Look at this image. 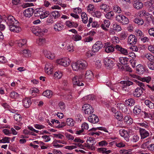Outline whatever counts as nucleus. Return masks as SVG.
Listing matches in <instances>:
<instances>
[{
    "instance_id": "obj_1",
    "label": "nucleus",
    "mask_w": 154,
    "mask_h": 154,
    "mask_svg": "<svg viewBox=\"0 0 154 154\" xmlns=\"http://www.w3.org/2000/svg\"><path fill=\"white\" fill-rule=\"evenodd\" d=\"M7 24L11 32L18 33L22 30L19 22L12 16L8 17Z\"/></svg>"
},
{
    "instance_id": "obj_2",
    "label": "nucleus",
    "mask_w": 154,
    "mask_h": 154,
    "mask_svg": "<svg viewBox=\"0 0 154 154\" xmlns=\"http://www.w3.org/2000/svg\"><path fill=\"white\" fill-rule=\"evenodd\" d=\"M49 11L42 8H37L34 11L35 16L39 17L41 19H44L48 17L50 14Z\"/></svg>"
},
{
    "instance_id": "obj_3",
    "label": "nucleus",
    "mask_w": 154,
    "mask_h": 154,
    "mask_svg": "<svg viewBox=\"0 0 154 154\" xmlns=\"http://www.w3.org/2000/svg\"><path fill=\"white\" fill-rule=\"evenodd\" d=\"M31 30L33 34L38 36H42L44 33H47L48 32L47 29H42L38 26H34L32 27Z\"/></svg>"
},
{
    "instance_id": "obj_4",
    "label": "nucleus",
    "mask_w": 154,
    "mask_h": 154,
    "mask_svg": "<svg viewBox=\"0 0 154 154\" xmlns=\"http://www.w3.org/2000/svg\"><path fill=\"white\" fill-rule=\"evenodd\" d=\"M116 20L122 24H127L129 23L128 18L122 14L117 15L116 17Z\"/></svg>"
},
{
    "instance_id": "obj_5",
    "label": "nucleus",
    "mask_w": 154,
    "mask_h": 154,
    "mask_svg": "<svg viewBox=\"0 0 154 154\" xmlns=\"http://www.w3.org/2000/svg\"><path fill=\"white\" fill-rule=\"evenodd\" d=\"M82 75H75L72 78V83L74 85L78 86H82L84 85L81 81L82 79Z\"/></svg>"
},
{
    "instance_id": "obj_6",
    "label": "nucleus",
    "mask_w": 154,
    "mask_h": 154,
    "mask_svg": "<svg viewBox=\"0 0 154 154\" xmlns=\"http://www.w3.org/2000/svg\"><path fill=\"white\" fill-rule=\"evenodd\" d=\"M56 63L58 64L66 67L68 66L70 64V60L68 58H63L57 60Z\"/></svg>"
},
{
    "instance_id": "obj_7",
    "label": "nucleus",
    "mask_w": 154,
    "mask_h": 154,
    "mask_svg": "<svg viewBox=\"0 0 154 154\" xmlns=\"http://www.w3.org/2000/svg\"><path fill=\"white\" fill-rule=\"evenodd\" d=\"M82 109L85 114L88 115L94 112L93 107L88 104H84L82 107Z\"/></svg>"
},
{
    "instance_id": "obj_8",
    "label": "nucleus",
    "mask_w": 154,
    "mask_h": 154,
    "mask_svg": "<svg viewBox=\"0 0 154 154\" xmlns=\"http://www.w3.org/2000/svg\"><path fill=\"white\" fill-rule=\"evenodd\" d=\"M103 45L102 42L100 41L97 42L93 46L92 50L94 52H96L101 49L103 47Z\"/></svg>"
},
{
    "instance_id": "obj_9",
    "label": "nucleus",
    "mask_w": 154,
    "mask_h": 154,
    "mask_svg": "<svg viewBox=\"0 0 154 154\" xmlns=\"http://www.w3.org/2000/svg\"><path fill=\"white\" fill-rule=\"evenodd\" d=\"M134 82H135L136 84L143 90L145 91L147 86H148L152 90L154 91V86H151L150 85L147 84H145L142 82L135 80Z\"/></svg>"
},
{
    "instance_id": "obj_10",
    "label": "nucleus",
    "mask_w": 154,
    "mask_h": 154,
    "mask_svg": "<svg viewBox=\"0 0 154 154\" xmlns=\"http://www.w3.org/2000/svg\"><path fill=\"white\" fill-rule=\"evenodd\" d=\"M104 64L107 69H110L114 65V62L111 59L106 58L104 60Z\"/></svg>"
},
{
    "instance_id": "obj_11",
    "label": "nucleus",
    "mask_w": 154,
    "mask_h": 154,
    "mask_svg": "<svg viewBox=\"0 0 154 154\" xmlns=\"http://www.w3.org/2000/svg\"><path fill=\"white\" fill-rule=\"evenodd\" d=\"M104 48H105V51L107 53L112 52L114 51L115 46H113V45H110L108 42L105 43Z\"/></svg>"
},
{
    "instance_id": "obj_12",
    "label": "nucleus",
    "mask_w": 154,
    "mask_h": 154,
    "mask_svg": "<svg viewBox=\"0 0 154 154\" xmlns=\"http://www.w3.org/2000/svg\"><path fill=\"white\" fill-rule=\"evenodd\" d=\"M115 48L117 51H119L120 53L125 55H127L128 53L127 50L123 48L121 45H117L115 46Z\"/></svg>"
},
{
    "instance_id": "obj_13",
    "label": "nucleus",
    "mask_w": 154,
    "mask_h": 154,
    "mask_svg": "<svg viewBox=\"0 0 154 154\" xmlns=\"http://www.w3.org/2000/svg\"><path fill=\"white\" fill-rule=\"evenodd\" d=\"M119 134L121 136L125 138V140L128 141L129 140V135L128 132L123 129L119 131Z\"/></svg>"
},
{
    "instance_id": "obj_14",
    "label": "nucleus",
    "mask_w": 154,
    "mask_h": 154,
    "mask_svg": "<svg viewBox=\"0 0 154 154\" xmlns=\"http://www.w3.org/2000/svg\"><path fill=\"white\" fill-rule=\"evenodd\" d=\"M34 9L32 8H29L26 9L23 12V14L25 16L30 17L34 13Z\"/></svg>"
},
{
    "instance_id": "obj_15",
    "label": "nucleus",
    "mask_w": 154,
    "mask_h": 154,
    "mask_svg": "<svg viewBox=\"0 0 154 154\" xmlns=\"http://www.w3.org/2000/svg\"><path fill=\"white\" fill-rule=\"evenodd\" d=\"M45 71L47 73L48 75L51 74L53 71V66L51 64L48 63L45 65Z\"/></svg>"
},
{
    "instance_id": "obj_16",
    "label": "nucleus",
    "mask_w": 154,
    "mask_h": 154,
    "mask_svg": "<svg viewBox=\"0 0 154 154\" xmlns=\"http://www.w3.org/2000/svg\"><path fill=\"white\" fill-rule=\"evenodd\" d=\"M137 42V38L134 35L131 34L129 36L128 40V44L132 45H135Z\"/></svg>"
},
{
    "instance_id": "obj_17",
    "label": "nucleus",
    "mask_w": 154,
    "mask_h": 154,
    "mask_svg": "<svg viewBox=\"0 0 154 154\" xmlns=\"http://www.w3.org/2000/svg\"><path fill=\"white\" fill-rule=\"evenodd\" d=\"M64 26L60 22H57L54 25V29L56 32H60L63 29Z\"/></svg>"
},
{
    "instance_id": "obj_18",
    "label": "nucleus",
    "mask_w": 154,
    "mask_h": 154,
    "mask_svg": "<svg viewBox=\"0 0 154 154\" xmlns=\"http://www.w3.org/2000/svg\"><path fill=\"white\" fill-rule=\"evenodd\" d=\"M88 120L90 122L94 124L97 123L99 121L98 117L94 114H92L88 118Z\"/></svg>"
},
{
    "instance_id": "obj_19",
    "label": "nucleus",
    "mask_w": 154,
    "mask_h": 154,
    "mask_svg": "<svg viewBox=\"0 0 154 154\" xmlns=\"http://www.w3.org/2000/svg\"><path fill=\"white\" fill-rule=\"evenodd\" d=\"M139 132L141 139H144L149 136V133L145 129L140 128Z\"/></svg>"
},
{
    "instance_id": "obj_20",
    "label": "nucleus",
    "mask_w": 154,
    "mask_h": 154,
    "mask_svg": "<svg viewBox=\"0 0 154 154\" xmlns=\"http://www.w3.org/2000/svg\"><path fill=\"white\" fill-rule=\"evenodd\" d=\"M143 90L141 87L137 88L135 89V90L133 93V95L135 97H140L142 93Z\"/></svg>"
},
{
    "instance_id": "obj_21",
    "label": "nucleus",
    "mask_w": 154,
    "mask_h": 154,
    "mask_svg": "<svg viewBox=\"0 0 154 154\" xmlns=\"http://www.w3.org/2000/svg\"><path fill=\"white\" fill-rule=\"evenodd\" d=\"M23 106L26 108L29 107L31 104V99L29 98H26L23 101Z\"/></svg>"
},
{
    "instance_id": "obj_22",
    "label": "nucleus",
    "mask_w": 154,
    "mask_h": 154,
    "mask_svg": "<svg viewBox=\"0 0 154 154\" xmlns=\"http://www.w3.org/2000/svg\"><path fill=\"white\" fill-rule=\"evenodd\" d=\"M73 70L75 71L80 70L79 61L76 62H73L71 64Z\"/></svg>"
},
{
    "instance_id": "obj_23",
    "label": "nucleus",
    "mask_w": 154,
    "mask_h": 154,
    "mask_svg": "<svg viewBox=\"0 0 154 154\" xmlns=\"http://www.w3.org/2000/svg\"><path fill=\"white\" fill-rule=\"evenodd\" d=\"M44 54L46 57L50 59H53L55 57L54 54L49 51H45Z\"/></svg>"
},
{
    "instance_id": "obj_24",
    "label": "nucleus",
    "mask_w": 154,
    "mask_h": 154,
    "mask_svg": "<svg viewBox=\"0 0 154 154\" xmlns=\"http://www.w3.org/2000/svg\"><path fill=\"white\" fill-rule=\"evenodd\" d=\"M66 26L69 27H77L78 26V24L77 23L72 22L69 20L66 21Z\"/></svg>"
},
{
    "instance_id": "obj_25",
    "label": "nucleus",
    "mask_w": 154,
    "mask_h": 154,
    "mask_svg": "<svg viewBox=\"0 0 154 154\" xmlns=\"http://www.w3.org/2000/svg\"><path fill=\"white\" fill-rule=\"evenodd\" d=\"M117 107L124 113H126L128 112V110L127 106L123 103H119L117 104Z\"/></svg>"
},
{
    "instance_id": "obj_26",
    "label": "nucleus",
    "mask_w": 154,
    "mask_h": 154,
    "mask_svg": "<svg viewBox=\"0 0 154 154\" xmlns=\"http://www.w3.org/2000/svg\"><path fill=\"white\" fill-rule=\"evenodd\" d=\"M136 70L140 75L143 74L145 72V69L142 66L137 65L136 67Z\"/></svg>"
},
{
    "instance_id": "obj_27",
    "label": "nucleus",
    "mask_w": 154,
    "mask_h": 154,
    "mask_svg": "<svg viewBox=\"0 0 154 154\" xmlns=\"http://www.w3.org/2000/svg\"><path fill=\"white\" fill-rule=\"evenodd\" d=\"M124 122L126 124L130 125L132 123L133 120L130 116H126L124 117Z\"/></svg>"
},
{
    "instance_id": "obj_28",
    "label": "nucleus",
    "mask_w": 154,
    "mask_h": 154,
    "mask_svg": "<svg viewBox=\"0 0 154 154\" xmlns=\"http://www.w3.org/2000/svg\"><path fill=\"white\" fill-rule=\"evenodd\" d=\"M85 78L88 80H92L93 78V75L92 72L90 70L86 71L85 74Z\"/></svg>"
},
{
    "instance_id": "obj_29",
    "label": "nucleus",
    "mask_w": 154,
    "mask_h": 154,
    "mask_svg": "<svg viewBox=\"0 0 154 154\" xmlns=\"http://www.w3.org/2000/svg\"><path fill=\"white\" fill-rule=\"evenodd\" d=\"M80 70L85 69L87 66V62L84 60L79 61Z\"/></svg>"
},
{
    "instance_id": "obj_30",
    "label": "nucleus",
    "mask_w": 154,
    "mask_h": 154,
    "mask_svg": "<svg viewBox=\"0 0 154 154\" xmlns=\"http://www.w3.org/2000/svg\"><path fill=\"white\" fill-rule=\"evenodd\" d=\"M20 53L25 57H29L31 56V52L28 49H25L21 51Z\"/></svg>"
},
{
    "instance_id": "obj_31",
    "label": "nucleus",
    "mask_w": 154,
    "mask_h": 154,
    "mask_svg": "<svg viewBox=\"0 0 154 154\" xmlns=\"http://www.w3.org/2000/svg\"><path fill=\"white\" fill-rule=\"evenodd\" d=\"M87 11L90 13L92 14L95 11V8L94 5L90 4L87 7Z\"/></svg>"
},
{
    "instance_id": "obj_32",
    "label": "nucleus",
    "mask_w": 154,
    "mask_h": 154,
    "mask_svg": "<svg viewBox=\"0 0 154 154\" xmlns=\"http://www.w3.org/2000/svg\"><path fill=\"white\" fill-rule=\"evenodd\" d=\"M141 107L139 105H136L134 107L133 112L135 114L138 115L141 112Z\"/></svg>"
},
{
    "instance_id": "obj_33",
    "label": "nucleus",
    "mask_w": 154,
    "mask_h": 154,
    "mask_svg": "<svg viewBox=\"0 0 154 154\" xmlns=\"http://www.w3.org/2000/svg\"><path fill=\"white\" fill-rule=\"evenodd\" d=\"M51 16L54 17V19H57L60 16V12L57 11H54L51 13Z\"/></svg>"
},
{
    "instance_id": "obj_34",
    "label": "nucleus",
    "mask_w": 154,
    "mask_h": 154,
    "mask_svg": "<svg viewBox=\"0 0 154 154\" xmlns=\"http://www.w3.org/2000/svg\"><path fill=\"white\" fill-rule=\"evenodd\" d=\"M52 91L49 90H47L43 92V95L48 98H50L52 96Z\"/></svg>"
},
{
    "instance_id": "obj_35",
    "label": "nucleus",
    "mask_w": 154,
    "mask_h": 154,
    "mask_svg": "<svg viewBox=\"0 0 154 154\" xmlns=\"http://www.w3.org/2000/svg\"><path fill=\"white\" fill-rule=\"evenodd\" d=\"M135 103L134 100L132 98L129 99L125 101V104L126 105L129 106H133L134 105Z\"/></svg>"
},
{
    "instance_id": "obj_36",
    "label": "nucleus",
    "mask_w": 154,
    "mask_h": 154,
    "mask_svg": "<svg viewBox=\"0 0 154 154\" xmlns=\"http://www.w3.org/2000/svg\"><path fill=\"white\" fill-rule=\"evenodd\" d=\"M36 42L39 45H43L46 43V40L44 38H39L36 40Z\"/></svg>"
},
{
    "instance_id": "obj_37",
    "label": "nucleus",
    "mask_w": 154,
    "mask_h": 154,
    "mask_svg": "<svg viewBox=\"0 0 154 154\" xmlns=\"http://www.w3.org/2000/svg\"><path fill=\"white\" fill-rule=\"evenodd\" d=\"M128 60V58L126 57H121L119 59V62L123 65L126 64Z\"/></svg>"
},
{
    "instance_id": "obj_38",
    "label": "nucleus",
    "mask_w": 154,
    "mask_h": 154,
    "mask_svg": "<svg viewBox=\"0 0 154 154\" xmlns=\"http://www.w3.org/2000/svg\"><path fill=\"white\" fill-rule=\"evenodd\" d=\"M144 103L145 104L150 108H154V103L149 100H146L145 101Z\"/></svg>"
},
{
    "instance_id": "obj_39",
    "label": "nucleus",
    "mask_w": 154,
    "mask_h": 154,
    "mask_svg": "<svg viewBox=\"0 0 154 154\" xmlns=\"http://www.w3.org/2000/svg\"><path fill=\"white\" fill-rule=\"evenodd\" d=\"M144 103L145 104L150 108H154V103L149 100H146L145 101Z\"/></svg>"
},
{
    "instance_id": "obj_40",
    "label": "nucleus",
    "mask_w": 154,
    "mask_h": 154,
    "mask_svg": "<svg viewBox=\"0 0 154 154\" xmlns=\"http://www.w3.org/2000/svg\"><path fill=\"white\" fill-rule=\"evenodd\" d=\"M144 103L145 104L150 108H154V103L149 100H146L145 101Z\"/></svg>"
},
{
    "instance_id": "obj_41",
    "label": "nucleus",
    "mask_w": 154,
    "mask_h": 154,
    "mask_svg": "<svg viewBox=\"0 0 154 154\" xmlns=\"http://www.w3.org/2000/svg\"><path fill=\"white\" fill-rule=\"evenodd\" d=\"M133 6L135 8L139 9L143 7V4L142 2H137L133 4Z\"/></svg>"
},
{
    "instance_id": "obj_42",
    "label": "nucleus",
    "mask_w": 154,
    "mask_h": 154,
    "mask_svg": "<svg viewBox=\"0 0 154 154\" xmlns=\"http://www.w3.org/2000/svg\"><path fill=\"white\" fill-rule=\"evenodd\" d=\"M151 78L150 76L145 77L143 78H140L139 80L142 82L149 83L150 82Z\"/></svg>"
},
{
    "instance_id": "obj_43",
    "label": "nucleus",
    "mask_w": 154,
    "mask_h": 154,
    "mask_svg": "<svg viewBox=\"0 0 154 154\" xmlns=\"http://www.w3.org/2000/svg\"><path fill=\"white\" fill-rule=\"evenodd\" d=\"M75 122V121L71 118H68L66 120L67 125L70 126H73Z\"/></svg>"
},
{
    "instance_id": "obj_44",
    "label": "nucleus",
    "mask_w": 154,
    "mask_h": 154,
    "mask_svg": "<svg viewBox=\"0 0 154 154\" xmlns=\"http://www.w3.org/2000/svg\"><path fill=\"white\" fill-rule=\"evenodd\" d=\"M142 112L144 114V116L143 117L144 119L151 120L152 119V115L150 113L146 111H142Z\"/></svg>"
},
{
    "instance_id": "obj_45",
    "label": "nucleus",
    "mask_w": 154,
    "mask_h": 154,
    "mask_svg": "<svg viewBox=\"0 0 154 154\" xmlns=\"http://www.w3.org/2000/svg\"><path fill=\"white\" fill-rule=\"evenodd\" d=\"M82 36L76 33L72 35V39L75 41H80L82 39Z\"/></svg>"
},
{
    "instance_id": "obj_46",
    "label": "nucleus",
    "mask_w": 154,
    "mask_h": 154,
    "mask_svg": "<svg viewBox=\"0 0 154 154\" xmlns=\"http://www.w3.org/2000/svg\"><path fill=\"white\" fill-rule=\"evenodd\" d=\"M81 17L83 22L86 23L88 21V18L86 14L85 13H82L81 14Z\"/></svg>"
},
{
    "instance_id": "obj_47",
    "label": "nucleus",
    "mask_w": 154,
    "mask_h": 154,
    "mask_svg": "<svg viewBox=\"0 0 154 154\" xmlns=\"http://www.w3.org/2000/svg\"><path fill=\"white\" fill-rule=\"evenodd\" d=\"M145 57L150 62L154 61V56L150 53H147L145 54Z\"/></svg>"
},
{
    "instance_id": "obj_48",
    "label": "nucleus",
    "mask_w": 154,
    "mask_h": 154,
    "mask_svg": "<svg viewBox=\"0 0 154 154\" xmlns=\"http://www.w3.org/2000/svg\"><path fill=\"white\" fill-rule=\"evenodd\" d=\"M100 8L101 9L103 10L105 12H107L109 9L108 6L104 4L101 5L100 6Z\"/></svg>"
},
{
    "instance_id": "obj_49",
    "label": "nucleus",
    "mask_w": 154,
    "mask_h": 154,
    "mask_svg": "<svg viewBox=\"0 0 154 154\" xmlns=\"http://www.w3.org/2000/svg\"><path fill=\"white\" fill-rule=\"evenodd\" d=\"M134 22L139 25H141L144 23V21L142 19L135 18L134 20Z\"/></svg>"
},
{
    "instance_id": "obj_50",
    "label": "nucleus",
    "mask_w": 154,
    "mask_h": 154,
    "mask_svg": "<svg viewBox=\"0 0 154 154\" xmlns=\"http://www.w3.org/2000/svg\"><path fill=\"white\" fill-rule=\"evenodd\" d=\"M26 43V39L19 40L17 42L18 46L19 47H22Z\"/></svg>"
},
{
    "instance_id": "obj_51",
    "label": "nucleus",
    "mask_w": 154,
    "mask_h": 154,
    "mask_svg": "<svg viewBox=\"0 0 154 154\" xmlns=\"http://www.w3.org/2000/svg\"><path fill=\"white\" fill-rule=\"evenodd\" d=\"M92 15L93 17H96L98 18H100L102 16L101 13L99 11H96L94 12Z\"/></svg>"
},
{
    "instance_id": "obj_52",
    "label": "nucleus",
    "mask_w": 154,
    "mask_h": 154,
    "mask_svg": "<svg viewBox=\"0 0 154 154\" xmlns=\"http://www.w3.org/2000/svg\"><path fill=\"white\" fill-rule=\"evenodd\" d=\"M114 14V12L112 11H111L106 14L105 17L108 19H111L113 18Z\"/></svg>"
},
{
    "instance_id": "obj_53",
    "label": "nucleus",
    "mask_w": 154,
    "mask_h": 154,
    "mask_svg": "<svg viewBox=\"0 0 154 154\" xmlns=\"http://www.w3.org/2000/svg\"><path fill=\"white\" fill-rule=\"evenodd\" d=\"M10 97L12 98H17L19 97V94L16 92L12 91L10 93Z\"/></svg>"
},
{
    "instance_id": "obj_54",
    "label": "nucleus",
    "mask_w": 154,
    "mask_h": 154,
    "mask_svg": "<svg viewBox=\"0 0 154 154\" xmlns=\"http://www.w3.org/2000/svg\"><path fill=\"white\" fill-rule=\"evenodd\" d=\"M113 10L114 12L118 14L121 13L122 11L120 8L117 5H115L113 6Z\"/></svg>"
},
{
    "instance_id": "obj_55",
    "label": "nucleus",
    "mask_w": 154,
    "mask_h": 154,
    "mask_svg": "<svg viewBox=\"0 0 154 154\" xmlns=\"http://www.w3.org/2000/svg\"><path fill=\"white\" fill-rule=\"evenodd\" d=\"M112 42L114 44H118L120 42L119 38L116 36H114L112 38Z\"/></svg>"
},
{
    "instance_id": "obj_56",
    "label": "nucleus",
    "mask_w": 154,
    "mask_h": 154,
    "mask_svg": "<svg viewBox=\"0 0 154 154\" xmlns=\"http://www.w3.org/2000/svg\"><path fill=\"white\" fill-rule=\"evenodd\" d=\"M14 118L15 120L18 122H20L22 120L21 116L18 114L14 115Z\"/></svg>"
},
{
    "instance_id": "obj_57",
    "label": "nucleus",
    "mask_w": 154,
    "mask_h": 154,
    "mask_svg": "<svg viewBox=\"0 0 154 154\" xmlns=\"http://www.w3.org/2000/svg\"><path fill=\"white\" fill-rule=\"evenodd\" d=\"M115 117L119 120H121L123 119V116L122 114L120 112H117L115 113Z\"/></svg>"
},
{
    "instance_id": "obj_58",
    "label": "nucleus",
    "mask_w": 154,
    "mask_h": 154,
    "mask_svg": "<svg viewBox=\"0 0 154 154\" xmlns=\"http://www.w3.org/2000/svg\"><path fill=\"white\" fill-rule=\"evenodd\" d=\"M65 135L66 139L68 140H72L74 139V136L69 133H65Z\"/></svg>"
},
{
    "instance_id": "obj_59",
    "label": "nucleus",
    "mask_w": 154,
    "mask_h": 154,
    "mask_svg": "<svg viewBox=\"0 0 154 154\" xmlns=\"http://www.w3.org/2000/svg\"><path fill=\"white\" fill-rule=\"evenodd\" d=\"M154 1L152 0H150L146 3V5L149 7L153 8Z\"/></svg>"
},
{
    "instance_id": "obj_60",
    "label": "nucleus",
    "mask_w": 154,
    "mask_h": 154,
    "mask_svg": "<svg viewBox=\"0 0 154 154\" xmlns=\"http://www.w3.org/2000/svg\"><path fill=\"white\" fill-rule=\"evenodd\" d=\"M62 75V74L61 72L57 71L54 74V76L55 78H57V79H60Z\"/></svg>"
},
{
    "instance_id": "obj_61",
    "label": "nucleus",
    "mask_w": 154,
    "mask_h": 154,
    "mask_svg": "<svg viewBox=\"0 0 154 154\" xmlns=\"http://www.w3.org/2000/svg\"><path fill=\"white\" fill-rule=\"evenodd\" d=\"M84 99H86L87 100H94L95 99L93 95H89L83 97Z\"/></svg>"
},
{
    "instance_id": "obj_62",
    "label": "nucleus",
    "mask_w": 154,
    "mask_h": 154,
    "mask_svg": "<svg viewBox=\"0 0 154 154\" xmlns=\"http://www.w3.org/2000/svg\"><path fill=\"white\" fill-rule=\"evenodd\" d=\"M149 68L152 70H154V61H151L148 63Z\"/></svg>"
},
{
    "instance_id": "obj_63",
    "label": "nucleus",
    "mask_w": 154,
    "mask_h": 154,
    "mask_svg": "<svg viewBox=\"0 0 154 154\" xmlns=\"http://www.w3.org/2000/svg\"><path fill=\"white\" fill-rule=\"evenodd\" d=\"M113 29L116 31H120L121 29V27L119 25L117 24H114L113 25Z\"/></svg>"
},
{
    "instance_id": "obj_64",
    "label": "nucleus",
    "mask_w": 154,
    "mask_h": 154,
    "mask_svg": "<svg viewBox=\"0 0 154 154\" xmlns=\"http://www.w3.org/2000/svg\"><path fill=\"white\" fill-rule=\"evenodd\" d=\"M119 152L121 154H131V152L128 150L123 149L120 150Z\"/></svg>"
}]
</instances>
